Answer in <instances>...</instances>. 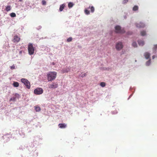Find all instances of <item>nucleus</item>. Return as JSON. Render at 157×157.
Returning <instances> with one entry per match:
<instances>
[{"label": "nucleus", "instance_id": "12", "mask_svg": "<svg viewBox=\"0 0 157 157\" xmlns=\"http://www.w3.org/2000/svg\"><path fill=\"white\" fill-rule=\"evenodd\" d=\"M65 7V5L64 4H63L62 5H60L59 7V10L60 11H62Z\"/></svg>", "mask_w": 157, "mask_h": 157}, {"label": "nucleus", "instance_id": "10", "mask_svg": "<svg viewBox=\"0 0 157 157\" xmlns=\"http://www.w3.org/2000/svg\"><path fill=\"white\" fill-rule=\"evenodd\" d=\"M58 126L61 128H66L67 125L65 123H60L59 124Z\"/></svg>", "mask_w": 157, "mask_h": 157}, {"label": "nucleus", "instance_id": "27", "mask_svg": "<svg viewBox=\"0 0 157 157\" xmlns=\"http://www.w3.org/2000/svg\"><path fill=\"white\" fill-rule=\"evenodd\" d=\"M85 12L86 14L88 15L90 14V12L89 10H85Z\"/></svg>", "mask_w": 157, "mask_h": 157}, {"label": "nucleus", "instance_id": "9", "mask_svg": "<svg viewBox=\"0 0 157 157\" xmlns=\"http://www.w3.org/2000/svg\"><path fill=\"white\" fill-rule=\"evenodd\" d=\"M136 26L139 28H144L145 26L144 24L143 23L140 22L138 23H136Z\"/></svg>", "mask_w": 157, "mask_h": 157}, {"label": "nucleus", "instance_id": "11", "mask_svg": "<svg viewBox=\"0 0 157 157\" xmlns=\"http://www.w3.org/2000/svg\"><path fill=\"white\" fill-rule=\"evenodd\" d=\"M145 58L146 59H148L149 58L150 56V54L148 52H146L144 53V55Z\"/></svg>", "mask_w": 157, "mask_h": 157}, {"label": "nucleus", "instance_id": "13", "mask_svg": "<svg viewBox=\"0 0 157 157\" xmlns=\"http://www.w3.org/2000/svg\"><path fill=\"white\" fill-rule=\"evenodd\" d=\"M138 43L139 45L143 46L144 44V42L142 40H139L138 41Z\"/></svg>", "mask_w": 157, "mask_h": 157}, {"label": "nucleus", "instance_id": "22", "mask_svg": "<svg viewBox=\"0 0 157 157\" xmlns=\"http://www.w3.org/2000/svg\"><path fill=\"white\" fill-rule=\"evenodd\" d=\"M151 63V59H150L149 60L147 61L146 63V65L147 66H149Z\"/></svg>", "mask_w": 157, "mask_h": 157}, {"label": "nucleus", "instance_id": "2", "mask_svg": "<svg viewBox=\"0 0 157 157\" xmlns=\"http://www.w3.org/2000/svg\"><path fill=\"white\" fill-rule=\"evenodd\" d=\"M28 51L30 55H33L34 53V47L32 44H29L28 46Z\"/></svg>", "mask_w": 157, "mask_h": 157}, {"label": "nucleus", "instance_id": "20", "mask_svg": "<svg viewBox=\"0 0 157 157\" xmlns=\"http://www.w3.org/2000/svg\"><path fill=\"white\" fill-rule=\"evenodd\" d=\"M157 48V44L154 45V47L153 48V50L154 52H155Z\"/></svg>", "mask_w": 157, "mask_h": 157}, {"label": "nucleus", "instance_id": "29", "mask_svg": "<svg viewBox=\"0 0 157 157\" xmlns=\"http://www.w3.org/2000/svg\"><path fill=\"white\" fill-rule=\"evenodd\" d=\"M10 68L12 70L15 69V67L14 65L10 67Z\"/></svg>", "mask_w": 157, "mask_h": 157}, {"label": "nucleus", "instance_id": "5", "mask_svg": "<svg viewBox=\"0 0 157 157\" xmlns=\"http://www.w3.org/2000/svg\"><path fill=\"white\" fill-rule=\"evenodd\" d=\"M43 92V90L41 88H37L34 90V93L36 95H40Z\"/></svg>", "mask_w": 157, "mask_h": 157}, {"label": "nucleus", "instance_id": "28", "mask_svg": "<svg viewBox=\"0 0 157 157\" xmlns=\"http://www.w3.org/2000/svg\"><path fill=\"white\" fill-rule=\"evenodd\" d=\"M72 37H69L67 39V41L68 42H71L72 40Z\"/></svg>", "mask_w": 157, "mask_h": 157}, {"label": "nucleus", "instance_id": "4", "mask_svg": "<svg viewBox=\"0 0 157 157\" xmlns=\"http://www.w3.org/2000/svg\"><path fill=\"white\" fill-rule=\"evenodd\" d=\"M115 32L117 33H123L125 32L124 29H121V27L117 25L115 27Z\"/></svg>", "mask_w": 157, "mask_h": 157}, {"label": "nucleus", "instance_id": "18", "mask_svg": "<svg viewBox=\"0 0 157 157\" xmlns=\"http://www.w3.org/2000/svg\"><path fill=\"white\" fill-rule=\"evenodd\" d=\"M138 7L137 6H134L133 8V10L134 11H136L138 10Z\"/></svg>", "mask_w": 157, "mask_h": 157}, {"label": "nucleus", "instance_id": "21", "mask_svg": "<svg viewBox=\"0 0 157 157\" xmlns=\"http://www.w3.org/2000/svg\"><path fill=\"white\" fill-rule=\"evenodd\" d=\"M141 35L142 36H144L146 35V33L145 31H142L140 32Z\"/></svg>", "mask_w": 157, "mask_h": 157}, {"label": "nucleus", "instance_id": "8", "mask_svg": "<svg viewBox=\"0 0 157 157\" xmlns=\"http://www.w3.org/2000/svg\"><path fill=\"white\" fill-rule=\"evenodd\" d=\"M58 84L55 82H53L52 84H50L49 86V88L54 89L57 88L58 87Z\"/></svg>", "mask_w": 157, "mask_h": 157}, {"label": "nucleus", "instance_id": "6", "mask_svg": "<svg viewBox=\"0 0 157 157\" xmlns=\"http://www.w3.org/2000/svg\"><path fill=\"white\" fill-rule=\"evenodd\" d=\"M116 48L118 51L121 50L123 48V45L121 42H120L117 43L116 45Z\"/></svg>", "mask_w": 157, "mask_h": 157}, {"label": "nucleus", "instance_id": "16", "mask_svg": "<svg viewBox=\"0 0 157 157\" xmlns=\"http://www.w3.org/2000/svg\"><path fill=\"white\" fill-rule=\"evenodd\" d=\"M74 6V4L71 2H70L68 4V7L69 8H70Z\"/></svg>", "mask_w": 157, "mask_h": 157}, {"label": "nucleus", "instance_id": "7", "mask_svg": "<svg viewBox=\"0 0 157 157\" xmlns=\"http://www.w3.org/2000/svg\"><path fill=\"white\" fill-rule=\"evenodd\" d=\"M20 40V38L17 35H15L13 38V43L19 42Z\"/></svg>", "mask_w": 157, "mask_h": 157}, {"label": "nucleus", "instance_id": "14", "mask_svg": "<svg viewBox=\"0 0 157 157\" xmlns=\"http://www.w3.org/2000/svg\"><path fill=\"white\" fill-rule=\"evenodd\" d=\"M35 111L37 112L40 111L41 110L40 108L37 106H35Z\"/></svg>", "mask_w": 157, "mask_h": 157}, {"label": "nucleus", "instance_id": "32", "mask_svg": "<svg viewBox=\"0 0 157 157\" xmlns=\"http://www.w3.org/2000/svg\"><path fill=\"white\" fill-rule=\"evenodd\" d=\"M42 4L43 5H45L46 4V2L44 0H43L42 1Z\"/></svg>", "mask_w": 157, "mask_h": 157}, {"label": "nucleus", "instance_id": "31", "mask_svg": "<svg viewBox=\"0 0 157 157\" xmlns=\"http://www.w3.org/2000/svg\"><path fill=\"white\" fill-rule=\"evenodd\" d=\"M128 1V0H124L123 2V3L125 4Z\"/></svg>", "mask_w": 157, "mask_h": 157}, {"label": "nucleus", "instance_id": "23", "mask_svg": "<svg viewBox=\"0 0 157 157\" xmlns=\"http://www.w3.org/2000/svg\"><path fill=\"white\" fill-rule=\"evenodd\" d=\"M14 97L16 99H17V98H19L20 97V95L18 94H15L14 95Z\"/></svg>", "mask_w": 157, "mask_h": 157}, {"label": "nucleus", "instance_id": "30", "mask_svg": "<svg viewBox=\"0 0 157 157\" xmlns=\"http://www.w3.org/2000/svg\"><path fill=\"white\" fill-rule=\"evenodd\" d=\"M91 10L92 12H93L94 10V9L93 6H92L91 7Z\"/></svg>", "mask_w": 157, "mask_h": 157}, {"label": "nucleus", "instance_id": "19", "mask_svg": "<svg viewBox=\"0 0 157 157\" xmlns=\"http://www.w3.org/2000/svg\"><path fill=\"white\" fill-rule=\"evenodd\" d=\"M10 16L12 17H15L16 16V14L14 13H12L10 14Z\"/></svg>", "mask_w": 157, "mask_h": 157}, {"label": "nucleus", "instance_id": "15", "mask_svg": "<svg viewBox=\"0 0 157 157\" xmlns=\"http://www.w3.org/2000/svg\"><path fill=\"white\" fill-rule=\"evenodd\" d=\"M13 85L14 87H18L19 86V83L17 82H14Z\"/></svg>", "mask_w": 157, "mask_h": 157}, {"label": "nucleus", "instance_id": "1", "mask_svg": "<svg viewBox=\"0 0 157 157\" xmlns=\"http://www.w3.org/2000/svg\"><path fill=\"white\" fill-rule=\"evenodd\" d=\"M57 73L55 72H50L47 74V79L49 81H52L55 79Z\"/></svg>", "mask_w": 157, "mask_h": 157}, {"label": "nucleus", "instance_id": "26", "mask_svg": "<svg viewBox=\"0 0 157 157\" xmlns=\"http://www.w3.org/2000/svg\"><path fill=\"white\" fill-rule=\"evenodd\" d=\"M16 99L14 97L11 98L10 99V101H15Z\"/></svg>", "mask_w": 157, "mask_h": 157}, {"label": "nucleus", "instance_id": "17", "mask_svg": "<svg viewBox=\"0 0 157 157\" xmlns=\"http://www.w3.org/2000/svg\"><path fill=\"white\" fill-rule=\"evenodd\" d=\"M11 9V6H7L6 7V10L8 12L9 11H10Z\"/></svg>", "mask_w": 157, "mask_h": 157}, {"label": "nucleus", "instance_id": "34", "mask_svg": "<svg viewBox=\"0 0 157 157\" xmlns=\"http://www.w3.org/2000/svg\"><path fill=\"white\" fill-rule=\"evenodd\" d=\"M152 59H154L155 58V56H152Z\"/></svg>", "mask_w": 157, "mask_h": 157}, {"label": "nucleus", "instance_id": "33", "mask_svg": "<svg viewBox=\"0 0 157 157\" xmlns=\"http://www.w3.org/2000/svg\"><path fill=\"white\" fill-rule=\"evenodd\" d=\"M86 73H85L83 74H82L81 76L82 77H83L84 76H86Z\"/></svg>", "mask_w": 157, "mask_h": 157}, {"label": "nucleus", "instance_id": "3", "mask_svg": "<svg viewBox=\"0 0 157 157\" xmlns=\"http://www.w3.org/2000/svg\"><path fill=\"white\" fill-rule=\"evenodd\" d=\"M21 81L24 84L26 88L28 89H29L30 88V82L28 80L25 78H22L21 79Z\"/></svg>", "mask_w": 157, "mask_h": 157}, {"label": "nucleus", "instance_id": "25", "mask_svg": "<svg viewBox=\"0 0 157 157\" xmlns=\"http://www.w3.org/2000/svg\"><path fill=\"white\" fill-rule=\"evenodd\" d=\"M100 86L102 87H104L105 86V83L104 82H101L100 83Z\"/></svg>", "mask_w": 157, "mask_h": 157}, {"label": "nucleus", "instance_id": "24", "mask_svg": "<svg viewBox=\"0 0 157 157\" xmlns=\"http://www.w3.org/2000/svg\"><path fill=\"white\" fill-rule=\"evenodd\" d=\"M132 46L134 48L136 47H137V44L136 42H133L132 43Z\"/></svg>", "mask_w": 157, "mask_h": 157}]
</instances>
